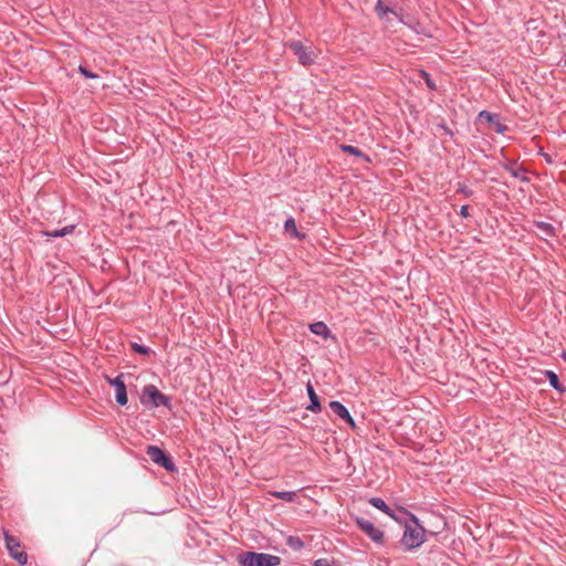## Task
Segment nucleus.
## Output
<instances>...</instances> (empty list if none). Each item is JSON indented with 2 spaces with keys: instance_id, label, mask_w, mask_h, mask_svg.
Returning <instances> with one entry per match:
<instances>
[{
  "instance_id": "c85d7f7f",
  "label": "nucleus",
  "mask_w": 566,
  "mask_h": 566,
  "mask_svg": "<svg viewBox=\"0 0 566 566\" xmlns=\"http://www.w3.org/2000/svg\"><path fill=\"white\" fill-rule=\"evenodd\" d=\"M459 213H460V216H461L462 218H468V217L470 216V213H469V206H468V205H463V206L461 207V209H460V212H459Z\"/></svg>"
},
{
  "instance_id": "f257e3e1",
  "label": "nucleus",
  "mask_w": 566,
  "mask_h": 566,
  "mask_svg": "<svg viewBox=\"0 0 566 566\" xmlns=\"http://www.w3.org/2000/svg\"><path fill=\"white\" fill-rule=\"evenodd\" d=\"M409 518L405 523V530L401 537V544L407 551L421 546L426 541V530L420 524L419 518L410 512H406Z\"/></svg>"
},
{
  "instance_id": "423d86ee",
  "label": "nucleus",
  "mask_w": 566,
  "mask_h": 566,
  "mask_svg": "<svg viewBox=\"0 0 566 566\" xmlns=\"http://www.w3.org/2000/svg\"><path fill=\"white\" fill-rule=\"evenodd\" d=\"M285 46L297 57L303 66H310L314 63V53L308 50L301 41H290Z\"/></svg>"
},
{
  "instance_id": "412c9836",
  "label": "nucleus",
  "mask_w": 566,
  "mask_h": 566,
  "mask_svg": "<svg viewBox=\"0 0 566 566\" xmlns=\"http://www.w3.org/2000/svg\"><path fill=\"white\" fill-rule=\"evenodd\" d=\"M74 229H75V226L71 224V226H66L62 229H56L53 231H45L44 235L52 237V238H61V237L72 233L74 231Z\"/></svg>"
},
{
  "instance_id": "4468645a",
  "label": "nucleus",
  "mask_w": 566,
  "mask_h": 566,
  "mask_svg": "<svg viewBox=\"0 0 566 566\" xmlns=\"http://www.w3.org/2000/svg\"><path fill=\"white\" fill-rule=\"evenodd\" d=\"M542 374L547 378L549 385L558 392L563 394L566 391V388L559 381L557 374L553 370H544Z\"/></svg>"
},
{
  "instance_id": "b1692460",
  "label": "nucleus",
  "mask_w": 566,
  "mask_h": 566,
  "mask_svg": "<svg viewBox=\"0 0 566 566\" xmlns=\"http://www.w3.org/2000/svg\"><path fill=\"white\" fill-rule=\"evenodd\" d=\"M78 72L85 77V78H90V80H94V78H97L98 75L94 72H92L91 70H88L87 66L85 65H80L78 66Z\"/></svg>"
},
{
  "instance_id": "a878e982",
  "label": "nucleus",
  "mask_w": 566,
  "mask_h": 566,
  "mask_svg": "<svg viewBox=\"0 0 566 566\" xmlns=\"http://www.w3.org/2000/svg\"><path fill=\"white\" fill-rule=\"evenodd\" d=\"M421 76H422V78L424 80L427 86L430 90H436L437 88V85H436L434 81L431 78V75L428 72L421 71Z\"/></svg>"
},
{
  "instance_id": "cd10ccee",
  "label": "nucleus",
  "mask_w": 566,
  "mask_h": 566,
  "mask_svg": "<svg viewBox=\"0 0 566 566\" xmlns=\"http://www.w3.org/2000/svg\"><path fill=\"white\" fill-rule=\"evenodd\" d=\"M437 127H438L439 129L443 130V133H444L446 135H449L450 137H452V136H453V132H452V129H450V128L448 127V125H447L444 122L439 123V124L437 125Z\"/></svg>"
},
{
  "instance_id": "ddd939ff",
  "label": "nucleus",
  "mask_w": 566,
  "mask_h": 566,
  "mask_svg": "<svg viewBox=\"0 0 566 566\" xmlns=\"http://www.w3.org/2000/svg\"><path fill=\"white\" fill-rule=\"evenodd\" d=\"M284 230L285 232L294 239L303 240L305 239L306 234L304 232H300L296 227V222L294 218L290 217L284 222Z\"/></svg>"
},
{
  "instance_id": "f8f14e48",
  "label": "nucleus",
  "mask_w": 566,
  "mask_h": 566,
  "mask_svg": "<svg viewBox=\"0 0 566 566\" xmlns=\"http://www.w3.org/2000/svg\"><path fill=\"white\" fill-rule=\"evenodd\" d=\"M306 391H307V396L310 398V405L306 407V409L314 413H318L322 410V405H321L319 398H318L317 394L315 392V389L311 382H307Z\"/></svg>"
},
{
  "instance_id": "20e7f679",
  "label": "nucleus",
  "mask_w": 566,
  "mask_h": 566,
  "mask_svg": "<svg viewBox=\"0 0 566 566\" xmlns=\"http://www.w3.org/2000/svg\"><path fill=\"white\" fill-rule=\"evenodd\" d=\"M146 454L157 465L164 468L168 472H176L177 467L171 457L161 448L155 444L147 446Z\"/></svg>"
},
{
  "instance_id": "0eeeda50",
  "label": "nucleus",
  "mask_w": 566,
  "mask_h": 566,
  "mask_svg": "<svg viewBox=\"0 0 566 566\" xmlns=\"http://www.w3.org/2000/svg\"><path fill=\"white\" fill-rule=\"evenodd\" d=\"M355 523L358 526V528L365 533L374 543L376 544H384V532L376 527L370 521L357 516L355 518Z\"/></svg>"
},
{
  "instance_id": "1a4fd4ad",
  "label": "nucleus",
  "mask_w": 566,
  "mask_h": 566,
  "mask_svg": "<svg viewBox=\"0 0 566 566\" xmlns=\"http://www.w3.org/2000/svg\"><path fill=\"white\" fill-rule=\"evenodd\" d=\"M331 410L344 420L350 428H356V422L350 416L348 409L339 401L333 400L329 402Z\"/></svg>"
},
{
  "instance_id": "f03ea898",
  "label": "nucleus",
  "mask_w": 566,
  "mask_h": 566,
  "mask_svg": "<svg viewBox=\"0 0 566 566\" xmlns=\"http://www.w3.org/2000/svg\"><path fill=\"white\" fill-rule=\"evenodd\" d=\"M241 566H279L282 562L280 556L258 552H242L237 556Z\"/></svg>"
},
{
  "instance_id": "bb28decb",
  "label": "nucleus",
  "mask_w": 566,
  "mask_h": 566,
  "mask_svg": "<svg viewBox=\"0 0 566 566\" xmlns=\"http://www.w3.org/2000/svg\"><path fill=\"white\" fill-rule=\"evenodd\" d=\"M314 566H336V564L333 560H329L327 558H318L313 563Z\"/></svg>"
},
{
  "instance_id": "f3484780",
  "label": "nucleus",
  "mask_w": 566,
  "mask_h": 566,
  "mask_svg": "<svg viewBox=\"0 0 566 566\" xmlns=\"http://www.w3.org/2000/svg\"><path fill=\"white\" fill-rule=\"evenodd\" d=\"M375 12L379 19H385L389 13L397 15L396 11L390 8L384 0H378L375 6Z\"/></svg>"
},
{
  "instance_id": "7ed1b4c3",
  "label": "nucleus",
  "mask_w": 566,
  "mask_h": 566,
  "mask_svg": "<svg viewBox=\"0 0 566 566\" xmlns=\"http://www.w3.org/2000/svg\"><path fill=\"white\" fill-rule=\"evenodd\" d=\"M140 402L146 407L158 408L164 406L171 409V397L164 395L155 385H146L140 395Z\"/></svg>"
},
{
  "instance_id": "39448f33",
  "label": "nucleus",
  "mask_w": 566,
  "mask_h": 566,
  "mask_svg": "<svg viewBox=\"0 0 566 566\" xmlns=\"http://www.w3.org/2000/svg\"><path fill=\"white\" fill-rule=\"evenodd\" d=\"M6 547L10 556L21 566L28 563V554L23 551L20 541L10 535L9 532H4Z\"/></svg>"
},
{
  "instance_id": "5701e85b",
  "label": "nucleus",
  "mask_w": 566,
  "mask_h": 566,
  "mask_svg": "<svg viewBox=\"0 0 566 566\" xmlns=\"http://www.w3.org/2000/svg\"><path fill=\"white\" fill-rule=\"evenodd\" d=\"M130 348L133 352L137 353V354H140V355H149L150 353H153L151 348L147 347V346H144V345H140L136 342H130Z\"/></svg>"
},
{
  "instance_id": "aec40b11",
  "label": "nucleus",
  "mask_w": 566,
  "mask_h": 566,
  "mask_svg": "<svg viewBox=\"0 0 566 566\" xmlns=\"http://www.w3.org/2000/svg\"><path fill=\"white\" fill-rule=\"evenodd\" d=\"M270 494L277 500H282L289 503L295 502L296 500V492L294 491H274L270 492Z\"/></svg>"
},
{
  "instance_id": "4be33fe9",
  "label": "nucleus",
  "mask_w": 566,
  "mask_h": 566,
  "mask_svg": "<svg viewBox=\"0 0 566 566\" xmlns=\"http://www.w3.org/2000/svg\"><path fill=\"white\" fill-rule=\"evenodd\" d=\"M286 545L296 552L302 551L304 548L303 539L298 536H293V535H290L286 538Z\"/></svg>"
},
{
  "instance_id": "9d476101",
  "label": "nucleus",
  "mask_w": 566,
  "mask_h": 566,
  "mask_svg": "<svg viewBox=\"0 0 566 566\" xmlns=\"http://www.w3.org/2000/svg\"><path fill=\"white\" fill-rule=\"evenodd\" d=\"M502 167L510 172V175L516 179H520L522 182H530V178L526 176V168L522 165H518L517 161L503 164Z\"/></svg>"
},
{
  "instance_id": "9b49d317",
  "label": "nucleus",
  "mask_w": 566,
  "mask_h": 566,
  "mask_svg": "<svg viewBox=\"0 0 566 566\" xmlns=\"http://www.w3.org/2000/svg\"><path fill=\"white\" fill-rule=\"evenodd\" d=\"M479 119H485L489 124H491L494 127V130L499 134H504L509 127L504 124H502L499 120V115L488 112V111H481L478 115Z\"/></svg>"
},
{
  "instance_id": "6ab92c4d",
  "label": "nucleus",
  "mask_w": 566,
  "mask_h": 566,
  "mask_svg": "<svg viewBox=\"0 0 566 566\" xmlns=\"http://www.w3.org/2000/svg\"><path fill=\"white\" fill-rule=\"evenodd\" d=\"M534 226L548 238L556 237V230L552 223L545 221H534Z\"/></svg>"
},
{
  "instance_id": "c756f323",
  "label": "nucleus",
  "mask_w": 566,
  "mask_h": 566,
  "mask_svg": "<svg viewBox=\"0 0 566 566\" xmlns=\"http://www.w3.org/2000/svg\"><path fill=\"white\" fill-rule=\"evenodd\" d=\"M560 358L566 361V350L560 353Z\"/></svg>"
},
{
  "instance_id": "2eb2a0df",
  "label": "nucleus",
  "mask_w": 566,
  "mask_h": 566,
  "mask_svg": "<svg viewBox=\"0 0 566 566\" xmlns=\"http://www.w3.org/2000/svg\"><path fill=\"white\" fill-rule=\"evenodd\" d=\"M369 503L388 516L396 518L394 510L381 497H370Z\"/></svg>"
},
{
  "instance_id": "6e6552de",
  "label": "nucleus",
  "mask_w": 566,
  "mask_h": 566,
  "mask_svg": "<svg viewBox=\"0 0 566 566\" xmlns=\"http://www.w3.org/2000/svg\"><path fill=\"white\" fill-rule=\"evenodd\" d=\"M123 377L124 375L123 374H119L117 377L115 378H111L109 376H106L105 379L106 381L115 388V400L116 402L124 407L127 405V401H128V398H127V389H126V385L123 380Z\"/></svg>"
},
{
  "instance_id": "7c9ffc66",
  "label": "nucleus",
  "mask_w": 566,
  "mask_h": 566,
  "mask_svg": "<svg viewBox=\"0 0 566 566\" xmlns=\"http://www.w3.org/2000/svg\"><path fill=\"white\" fill-rule=\"evenodd\" d=\"M565 64H566V54H565Z\"/></svg>"
},
{
  "instance_id": "a211bd4d",
  "label": "nucleus",
  "mask_w": 566,
  "mask_h": 566,
  "mask_svg": "<svg viewBox=\"0 0 566 566\" xmlns=\"http://www.w3.org/2000/svg\"><path fill=\"white\" fill-rule=\"evenodd\" d=\"M340 149L345 154L353 155L355 157L361 158L366 163H370V158L368 155L364 154L359 148L352 145H340Z\"/></svg>"
},
{
  "instance_id": "393cba45",
  "label": "nucleus",
  "mask_w": 566,
  "mask_h": 566,
  "mask_svg": "<svg viewBox=\"0 0 566 566\" xmlns=\"http://www.w3.org/2000/svg\"><path fill=\"white\" fill-rule=\"evenodd\" d=\"M458 193H462L464 197L470 198L473 196V191L468 188L464 184L459 182L457 188Z\"/></svg>"
},
{
  "instance_id": "dca6fc26",
  "label": "nucleus",
  "mask_w": 566,
  "mask_h": 566,
  "mask_svg": "<svg viewBox=\"0 0 566 566\" xmlns=\"http://www.w3.org/2000/svg\"><path fill=\"white\" fill-rule=\"evenodd\" d=\"M310 329L313 334L328 338L331 336V329L324 322H316L310 325Z\"/></svg>"
}]
</instances>
